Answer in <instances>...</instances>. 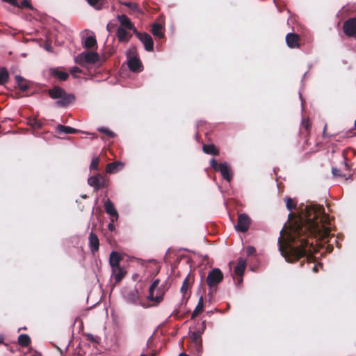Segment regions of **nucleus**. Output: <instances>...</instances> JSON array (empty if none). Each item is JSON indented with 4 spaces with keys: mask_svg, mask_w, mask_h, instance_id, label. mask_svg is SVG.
I'll return each mask as SVG.
<instances>
[{
    "mask_svg": "<svg viewBox=\"0 0 356 356\" xmlns=\"http://www.w3.org/2000/svg\"><path fill=\"white\" fill-rule=\"evenodd\" d=\"M29 124L33 129H40L43 126V123L37 118H32L29 120Z\"/></svg>",
    "mask_w": 356,
    "mask_h": 356,
    "instance_id": "nucleus-36",
    "label": "nucleus"
},
{
    "mask_svg": "<svg viewBox=\"0 0 356 356\" xmlns=\"http://www.w3.org/2000/svg\"><path fill=\"white\" fill-rule=\"evenodd\" d=\"M120 3L128 7L131 10H132L134 13H141V9L139 8L138 5L136 3L120 1Z\"/></svg>",
    "mask_w": 356,
    "mask_h": 356,
    "instance_id": "nucleus-35",
    "label": "nucleus"
},
{
    "mask_svg": "<svg viewBox=\"0 0 356 356\" xmlns=\"http://www.w3.org/2000/svg\"><path fill=\"white\" fill-rule=\"evenodd\" d=\"M342 29L346 36L356 37V17H350L346 20Z\"/></svg>",
    "mask_w": 356,
    "mask_h": 356,
    "instance_id": "nucleus-11",
    "label": "nucleus"
},
{
    "mask_svg": "<svg viewBox=\"0 0 356 356\" xmlns=\"http://www.w3.org/2000/svg\"><path fill=\"white\" fill-rule=\"evenodd\" d=\"M296 207V202L295 200L292 198H287L286 199V208L289 211H292V209H295Z\"/></svg>",
    "mask_w": 356,
    "mask_h": 356,
    "instance_id": "nucleus-38",
    "label": "nucleus"
},
{
    "mask_svg": "<svg viewBox=\"0 0 356 356\" xmlns=\"http://www.w3.org/2000/svg\"><path fill=\"white\" fill-rule=\"evenodd\" d=\"M48 94L51 99H59L56 102V105L60 108L67 107L74 103L76 99L74 94L67 93L63 88L58 86L49 89Z\"/></svg>",
    "mask_w": 356,
    "mask_h": 356,
    "instance_id": "nucleus-2",
    "label": "nucleus"
},
{
    "mask_svg": "<svg viewBox=\"0 0 356 356\" xmlns=\"http://www.w3.org/2000/svg\"><path fill=\"white\" fill-rule=\"evenodd\" d=\"M18 343L20 346L26 348L28 347L31 342L30 337L26 334H22L18 337Z\"/></svg>",
    "mask_w": 356,
    "mask_h": 356,
    "instance_id": "nucleus-31",
    "label": "nucleus"
},
{
    "mask_svg": "<svg viewBox=\"0 0 356 356\" xmlns=\"http://www.w3.org/2000/svg\"><path fill=\"white\" fill-rule=\"evenodd\" d=\"M312 123L308 118H303L301 126L298 134V139L296 141L297 145H301L302 149H305L309 145V139L310 137V131Z\"/></svg>",
    "mask_w": 356,
    "mask_h": 356,
    "instance_id": "nucleus-5",
    "label": "nucleus"
},
{
    "mask_svg": "<svg viewBox=\"0 0 356 356\" xmlns=\"http://www.w3.org/2000/svg\"><path fill=\"white\" fill-rule=\"evenodd\" d=\"M104 209L106 213L111 216V221L114 222L118 219V213L113 203L108 199L104 202Z\"/></svg>",
    "mask_w": 356,
    "mask_h": 356,
    "instance_id": "nucleus-15",
    "label": "nucleus"
},
{
    "mask_svg": "<svg viewBox=\"0 0 356 356\" xmlns=\"http://www.w3.org/2000/svg\"><path fill=\"white\" fill-rule=\"evenodd\" d=\"M9 80V74L7 69L4 67H0V85L3 86Z\"/></svg>",
    "mask_w": 356,
    "mask_h": 356,
    "instance_id": "nucleus-34",
    "label": "nucleus"
},
{
    "mask_svg": "<svg viewBox=\"0 0 356 356\" xmlns=\"http://www.w3.org/2000/svg\"><path fill=\"white\" fill-rule=\"evenodd\" d=\"M113 222H112V221H111V222L108 225V229L110 231H111V232L114 231V230H115V225H114Z\"/></svg>",
    "mask_w": 356,
    "mask_h": 356,
    "instance_id": "nucleus-46",
    "label": "nucleus"
},
{
    "mask_svg": "<svg viewBox=\"0 0 356 356\" xmlns=\"http://www.w3.org/2000/svg\"><path fill=\"white\" fill-rule=\"evenodd\" d=\"M81 197H82V198H87V195H82Z\"/></svg>",
    "mask_w": 356,
    "mask_h": 356,
    "instance_id": "nucleus-52",
    "label": "nucleus"
},
{
    "mask_svg": "<svg viewBox=\"0 0 356 356\" xmlns=\"http://www.w3.org/2000/svg\"><path fill=\"white\" fill-rule=\"evenodd\" d=\"M89 248L91 252L94 254L99 249V240L96 234L91 232L88 236Z\"/></svg>",
    "mask_w": 356,
    "mask_h": 356,
    "instance_id": "nucleus-17",
    "label": "nucleus"
},
{
    "mask_svg": "<svg viewBox=\"0 0 356 356\" xmlns=\"http://www.w3.org/2000/svg\"><path fill=\"white\" fill-rule=\"evenodd\" d=\"M203 307H204V298L202 296H201L199 298L198 303L197 306L195 307V309L193 310L192 315H191V319H194L197 316H198L200 313L203 312Z\"/></svg>",
    "mask_w": 356,
    "mask_h": 356,
    "instance_id": "nucleus-30",
    "label": "nucleus"
},
{
    "mask_svg": "<svg viewBox=\"0 0 356 356\" xmlns=\"http://www.w3.org/2000/svg\"><path fill=\"white\" fill-rule=\"evenodd\" d=\"M300 41L299 35L296 33H289L286 35V42L289 48H300L301 45Z\"/></svg>",
    "mask_w": 356,
    "mask_h": 356,
    "instance_id": "nucleus-13",
    "label": "nucleus"
},
{
    "mask_svg": "<svg viewBox=\"0 0 356 356\" xmlns=\"http://www.w3.org/2000/svg\"><path fill=\"white\" fill-rule=\"evenodd\" d=\"M193 276L190 274L184 279L182 286L181 288V293L184 296L188 290L191 288V284L193 282Z\"/></svg>",
    "mask_w": 356,
    "mask_h": 356,
    "instance_id": "nucleus-26",
    "label": "nucleus"
},
{
    "mask_svg": "<svg viewBox=\"0 0 356 356\" xmlns=\"http://www.w3.org/2000/svg\"><path fill=\"white\" fill-rule=\"evenodd\" d=\"M223 277V273L218 268H213L209 272L207 277V284L209 289L216 288L222 281Z\"/></svg>",
    "mask_w": 356,
    "mask_h": 356,
    "instance_id": "nucleus-8",
    "label": "nucleus"
},
{
    "mask_svg": "<svg viewBox=\"0 0 356 356\" xmlns=\"http://www.w3.org/2000/svg\"><path fill=\"white\" fill-rule=\"evenodd\" d=\"M160 280H154L149 288L147 299L154 302L156 305L161 302L165 292L168 290L169 286L165 282L159 286Z\"/></svg>",
    "mask_w": 356,
    "mask_h": 356,
    "instance_id": "nucleus-3",
    "label": "nucleus"
},
{
    "mask_svg": "<svg viewBox=\"0 0 356 356\" xmlns=\"http://www.w3.org/2000/svg\"><path fill=\"white\" fill-rule=\"evenodd\" d=\"M206 328L205 323H202V331L193 332L189 338V344L188 345V351L195 356H199L202 352V343L201 334Z\"/></svg>",
    "mask_w": 356,
    "mask_h": 356,
    "instance_id": "nucleus-4",
    "label": "nucleus"
},
{
    "mask_svg": "<svg viewBox=\"0 0 356 356\" xmlns=\"http://www.w3.org/2000/svg\"><path fill=\"white\" fill-rule=\"evenodd\" d=\"M243 282V277H237V286H240Z\"/></svg>",
    "mask_w": 356,
    "mask_h": 356,
    "instance_id": "nucleus-47",
    "label": "nucleus"
},
{
    "mask_svg": "<svg viewBox=\"0 0 356 356\" xmlns=\"http://www.w3.org/2000/svg\"><path fill=\"white\" fill-rule=\"evenodd\" d=\"M211 167L217 172H220L223 179L227 181H230L233 177V173L229 165L227 163H222L218 164L215 159H211L210 161Z\"/></svg>",
    "mask_w": 356,
    "mask_h": 356,
    "instance_id": "nucleus-6",
    "label": "nucleus"
},
{
    "mask_svg": "<svg viewBox=\"0 0 356 356\" xmlns=\"http://www.w3.org/2000/svg\"><path fill=\"white\" fill-rule=\"evenodd\" d=\"M355 127H356V119H355Z\"/></svg>",
    "mask_w": 356,
    "mask_h": 356,
    "instance_id": "nucleus-54",
    "label": "nucleus"
},
{
    "mask_svg": "<svg viewBox=\"0 0 356 356\" xmlns=\"http://www.w3.org/2000/svg\"><path fill=\"white\" fill-rule=\"evenodd\" d=\"M88 184L97 191L102 188L107 187L108 180L102 175L97 174L95 176L89 177L88 179Z\"/></svg>",
    "mask_w": 356,
    "mask_h": 356,
    "instance_id": "nucleus-10",
    "label": "nucleus"
},
{
    "mask_svg": "<svg viewBox=\"0 0 356 356\" xmlns=\"http://www.w3.org/2000/svg\"><path fill=\"white\" fill-rule=\"evenodd\" d=\"M57 131L60 134L64 133V134H77V133L80 132V131L78 129H76L71 127L64 126L62 124H58L57 126Z\"/></svg>",
    "mask_w": 356,
    "mask_h": 356,
    "instance_id": "nucleus-28",
    "label": "nucleus"
},
{
    "mask_svg": "<svg viewBox=\"0 0 356 356\" xmlns=\"http://www.w3.org/2000/svg\"><path fill=\"white\" fill-rule=\"evenodd\" d=\"M124 167L123 163L120 161H115L107 164L106 172L107 173H116L121 170Z\"/></svg>",
    "mask_w": 356,
    "mask_h": 356,
    "instance_id": "nucleus-21",
    "label": "nucleus"
},
{
    "mask_svg": "<svg viewBox=\"0 0 356 356\" xmlns=\"http://www.w3.org/2000/svg\"><path fill=\"white\" fill-rule=\"evenodd\" d=\"M106 29L108 32H111L112 31V25L111 23H108L106 26Z\"/></svg>",
    "mask_w": 356,
    "mask_h": 356,
    "instance_id": "nucleus-49",
    "label": "nucleus"
},
{
    "mask_svg": "<svg viewBox=\"0 0 356 356\" xmlns=\"http://www.w3.org/2000/svg\"><path fill=\"white\" fill-rule=\"evenodd\" d=\"M246 253L248 257L254 255L256 253V249L254 247L249 245L246 248Z\"/></svg>",
    "mask_w": 356,
    "mask_h": 356,
    "instance_id": "nucleus-43",
    "label": "nucleus"
},
{
    "mask_svg": "<svg viewBox=\"0 0 356 356\" xmlns=\"http://www.w3.org/2000/svg\"><path fill=\"white\" fill-rule=\"evenodd\" d=\"M70 72L72 74H76V73H81V70L79 67L74 66V67L71 68Z\"/></svg>",
    "mask_w": 356,
    "mask_h": 356,
    "instance_id": "nucleus-44",
    "label": "nucleus"
},
{
    "mask_svg": "<svg viewBox=\"0 0 356 356\" xmlns=\"http://www.w3.org/2000/svg\"><path fill=\"white\" fill-rule=\"evenodd\" d=\"M348 151L349 150L343 152L341 155L342 161L341 162V163L339 167L332 166V172L334 176L346 177L347 175L346 172L350 171V164L349 163L348 160L346 157Z\"/></svg>",
    "mask_w": 356,
    "mask_h": 356,
    "instance_id": "nucleus-7",
    "label": "nucleus"
},
{
    "mask_svg": "<svg viewBox=\"0 0 356 356\" xmlns=\"http://www.w3.org/2000/svg\"><path fill=\"white\" fill-rule=\"evenodd\" d=\"M163 27L160 24L154 23L152 28V33L160 39L164 37V33L162 31Z\"/></svg>",
    "mask_w": 356,
    "mask_h": 356,
    "instance_id": "nucleus-29",
    "label": "nucleus"
},
{
    "mask_svg": "<svg viewBox=\"0 0 356 356\" xmlns=\"http://www.w3.org/2000/svg\"><path fill=\"white\" fill-rule=\"evenodd\" d=\"M327 216L320 205H306L298 215H289L288 229H282L278 239L279 250L287 262L293 263L305 258L314 261L313 238L325 239L330 230L325 225Z\"/></svg>",
    "mask_w": 356,
    "mask_h": 356,
    "instance_id": "nucleus-1",
    "label": "nucleus"
},
{
    "mask_svg": "<svg viewBox=\"0 0 356 356\" xmlns=\"http://www.w3.org/2000/svg\"><path fill=\"white\" fill-rule=\"evenodd\" d=\"M16 7L19 8H26L31 10L33 9L32 5L28 0H23L20 3H18V6Z\"/></svg>",
    "mask_w": 356,
    "mask_h": 356,
    "instance_id": "nucleus-39",
    "label": "nucleus"
},
{
    "mask_svg": "<svg viewBox=\"0 0 356 356\" xmlns=\"http://www.w3.org/2000/svg\"><path fill=\"white\" fill-rule=\"evenodd\" d=\"M83 58L86 63L95 64L99 60V56L97 52H83Z\"/></svg>",
    "mask_w": 356,
    "mask_h": 356,
    "instance_id": "nucleus-23",
    "label": "nucleus"
},
{
    "mask_svg": "<svg viewBox=\"0 0 356 356\" xmlns=\"http://www.w3.org/2000/svg\"><path fill=\"white\" fill-rule=\"evenodd\" d=\"M247 261L243 257H239L236 266L234 269V274L232 276L234 279V276L243 277L246 268Z\"/></svg>",
    "mask_w": 356,
    "mask_h": 356,
    "instance_id": "nucleus-16",
    "label": "nucleus"
},
{
    "mask_svg": "<svg viewBox=\"0 0 356 356\" xmlns=\"http://www.w3.org/2000/svg\"><path fill=\"white\" fill-rule=\"evenodd\" d=\"M99 163V158L98 156L94 157L91 161L90 165V170H98Z\"/></svg>",
    "mask_w": 356,
    "mask_h": 356,
    "instance_id": "nucleus-37",
    "label": "nucleus"
},
{
    "mask_svg": "<svg viewBox=\"0 0 356 356\" xmlns=\"http://www.w3.org/2000/svg\"><path fill=\"white\" fill-rule=\"evenodd\" d=\"M172 315L176 318H178L179 317V311L177 309L174 310Z\"/></svg>",
    "mask_w": 356,
    "mask_h": 356,
    "instance_id": "nucleus-48",
    "label": "nucleus"
},
{
    "mask_svg": "<svg viewBox=\"0 0 356 356\" xmlns=\"http://www.w3.org/2000/svg\"><path fill=\"white\" fill-rule=\"evenodd\" d=\"M15 81L17 85V87L22 92L27 91L29 88V82L26 81L24 77L20 75H16Z\"/></svg>",
    "mask_w": 356,
    "mask_h": 356,
    "instance_id": "nucleus-24",
    "label": "nucleus"
},
{
    "mask_svg": "<svg viewBox=\"0 0 356 356\" xmlns=\"http://www.w3.org/2000/svg\"><path fill=\"white\" fill-rule=\"evenodd\" d=\"M134 34L137 38L144 44L145 49L147 51H152L154 49V42L152 36L147 33H140L134 30Z\"/></svg>",
    "mask_w": 356,
    "mask_h": 356,
    "instance_id": "nucleus-9",
    "label": "nucleus"
},
{
    "mask_svg": "<svg viewBox=\"0 0 356 356\" xmlns=\"http://www.w3.org/2000/svg\"><path fill=\"white\" fill-rule=\"evenodd\" d=\"M127 272L121 266L112 268V276L114 277L115 282H120L124 277Z\"/></svg>",
    "mask_w": 356,
    "mask_h": 356,
    "instance_id": "nucleus-22",
    "label": "nucleus"
},
{
    "mask_svg": "<svg viewBox=\"0 0 356 356\" xmlns=\"http://www.w3.org/2000/svg\"><path fill=\"white\" fill-rule=\"evenodd\" d=\"M83 46L86 49L97 48V43L95 35L88 36L83 43Z\"/></svg>",
    "mask_w": 356,
    "mask_h": 356,
    "instance_id": "nucleus-27",
    "label": "nucleus"
},
{
    "mask_svg": "<svg viewBox=\"0 0 356 356\" xmlns=\"http://www.w3.org/2000/svg\"><path fill=\"white\" fill-rule=\"evenodd\" d=\"M4 2L8 3L10 5L13 6H18V1L17 0H2Z\"/></svg>",
    "mask_w": 356,
    "mask_h": 356,
    "instance_id": "nucleus-45",
    "label": "nucleus"
},
{
    "mask_svg": "<svg viewBox=\"0 0 356 356\" xmlns=\"http://www.w3.org/2000/svg\"><path fill=\"white\" fill-rule=\"evenodd\" d=\"M130 295L131 296V300L134 302H136V301L138 300V291L136 289H134L133 291L130 292Z\"/></svg>",
    "mask_w": 356,
    "mask_h": 356,
    "instance_id": "nucleus-42",
    "label": "nucleus"
},
{
    "mask_svg": "<svg viewBox=\"0 0 356 356\" xmlns=\"http://www.w3.org/2000/svg\"><path fill=\"white\" fill-rule=\"evenodd\" d=\"M3 342V338H0V343Z\"/></svg>",
    "mask_w": 356,
    "mask_h": 356,
    "instance_id": "nucleus-53",
    "label": "nucleus"
},
{
    "mask_svg": "<svg viewBox=\"0 0 356 356\" xmlns=\"http://www.w3.org/2000/svg\"><path fill=\"white\" fill-rule=\"evenodd\" d=\"M89 5L97 10H101L106 6L107 2L106 0H86Z\"/></svg>",
    "mask_w": 356,
    "mask_h": 356,
    "instance_id": "nucleus-33",
    "label": "nucleus"
},
{
    "mask_svg": "<svg viewBox=\"0 0 356 356\" xmlns=\"http://www.w3.org/2000/svg\"><path fill=\"white\" fill-rule=\"evenodd\" d=\"M312 270L313 272L314 273H318V266L316 264H315L313 268H312Z\"/></svg>",
    "mask_w": 356,
    "mask_h": 356,
    "instance_id": "nucleus-50",
    "label": "nucleus"
},
{
    "mask_svg": "<svg viewBox=\"0 0 356 356\" xmlns=\"http://www.w3.org/2000/svg\"><path fill=\"white\" fill-rule=\"evenodd\" d=\"M122 260V255L115 251L111 252L109 257V264L111 266V268H114L116 267H119L120 262Z\"/></svg>",
    "mask_w": 356,
    "mask_h": 356,
    "instance_id": "nucleus-20",
    "label": "nucleus"
},
{
    "mask_svg": "<svg viewBox=\"0 0 356 356\" xmlns=\"http://www.w3.org/2000/svg\"><path fill=\"white\" fill-rule=\"evenodd\" d=\"M127 65L129 69L133 72H140L143 70V64L137 56L129 57Z\"/></svg>",
    "mask_w": 356,
    "mask_h": 356,
    "instance_id": "nucleus-14",
    "label": "nucleus"
},
{
    "mask_svg": "<svg viewBox=\"0 0 356 356\" xmlns=\"http://www.w3.org/2000/svg\"><path fill=\"white\" fill-rule=\"evenodd\" d=\"M51 76L57 78L60 81H66L69 77V74L66 72L60 71L58 68H53L50 70Z\"/></svg>",
    "mask_w": 356,
    "mask_h": 356,
    "instance_id": "nucleus-25",
    "label": "nucleus"
},
{
    "mask_svg": "<svg viewBox=\"0 0 356 356\" xmlns=\"http://www.w3.org/2000/svg\"><path fill=\"white\" fill-rule=\"evenodd\" d=\"M75 62L76 63L80 65H85V64L86 63V61H85L84 60V58H83V52L80 54L79 56H77L75 58Z\"/></svg>",
    "mask_w": 356,
    "mask_h": 356,
    "instance_id": "nucleus-41",
    "label": "nucleus"
},
{
    "mask_svg": "<svg viewBox=\"0 0 356 356\" xmlns=\"http://www.w3.org/2000/svg\"><path fill=\"white\" fill-rule=\"evenodd\" d=\"M251 223L250 218L245 213H241L238 216V222L236 225V229L241 232H246Z\"/></svg>",
    "mask_w": 356,
    "mask_h": 356,
    "instance_id": "nucleus-12",
    "label": "nucleus"
},
{
    "mask_svg": "<svg viewBox=\"0 0 356 356\" xmlns=\"http://www.w3.org/2000/svg\"><path fill=\"white\" fill-rule=\"evenodd\" d=\"M117 19L120 22L121 26L127 30L133 31L134 33V30H137L134 26V24L131 22L130 19L126 15H118Z\"/></svg>",
    "mask_w": 356,
    "mask_h": 356,
    "instance_id": "nucleus-18",
    "label": "nucleus"
},
{
    "mask_svg": "<svg viewBox=\"0 0 356 356\" xmlns=\"http://www.w3.org/2000/svg\"><path fill=\"white\" fill-rule=\"evenodd\" d=\"M127 29H124L123 27H119L117 30L116 35L119 42H128L132 35L129 33Z\"/></svg>",
    "mask_w": 356,
    "mask_h": 356,
    "instance_id": "nucleus-19",
    "label": "nucleus"
},
{
    "mask_svg": "<svg viewBox=\"0 0 356 356\" xmlns=\"http://www.w3.org/2000/svg\"><path fill=\"white\" fill-rule=\"evenodd\" d=\"M202 149L204 152L207 154L218 156L220 153L219 149L214 145H204Z\"/></svg>",
    "mask_w": 356,
    "mask_h": 356,
    "instance_id": "nucleus-32",
    "label": "nucleus"
},
{
    "mask_svg": "<svg viewBox=\"0 0 356 356\" xmlns=\"http://www.w3.org/2000/svg\"><path fill=\"white\" fill-rule=\"evenodd\" d=\"M98 130L101 133L105 134L108 138H113L115 136V134L106 128L102 127L99 128Z\"/></svg>",
    "mask_w": 356,
    "mask_h": 356,
    "instance_id": "nucleus-40",
    "label": "nucleus"
},
{
    "mask_svg": "<svg viewBox=\"0 0 356 356\" xmlns=\"http://www.w3.org/2000/svg\"><path fill=\"white\" fill-rule=\"evenodd\" d=\"M326 129H327V125H325V127H324V130H323V136H325V130H326Z\"/></svg>",
    "mask_w": 356,
    "mask_h": 356,
    "instance_id": "nucleus-51",
    "label": "nucleus"
}]
</instances>
